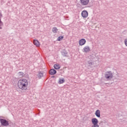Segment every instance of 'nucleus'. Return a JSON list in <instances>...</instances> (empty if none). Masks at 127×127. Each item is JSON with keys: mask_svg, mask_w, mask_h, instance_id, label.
<instances>
[{"mask_svg": "<svg viewBox=\"0 0 127 127\" xmlns=\"http://www.w3.org/2000/svg\"><path fill=\"white\" fill-rule=\"evenodd\" d=\"M28 86V81L25 79H20L18 81V87L21 90H24L27 89Z\"/></svg>", "mask_w": 127, "mask_h": 127, "instance_id": "1", "label": "nucleus"}, {"mask_svg": "<svg viewBox=\"0 0 127 127\" xmlns=\"http://www.w3.org/2000/svg\"><path fill=\"white\" fill-rule=\"evenodd\" d=\"M105 78L106 79L107 81H111L112 79L114 78V74H113V72L108 71L105 72Z\"/></svg>", "mask_w": 127, "mask_h": 127, "instance_id": "2", "label": "nucleus"}, {"mask_svg": "<svg viewBox=\"0 0 127 127\" xmlns=\"http://www.w3.org/2000/svg\"><path fill=\"white\" fill-rule=\"evenodd\" d=\"M0 122L1 124V126H3V127H7L9 126V123H8V121L5 119H0Z\"/></svg>", "mask_w": 127, "mask_h": 127, "instance_id": "3", "label": "nucleus"}, {"mask_svg": "<svg viewBox=\"0 0 127 127\" xmlns=\"http://www.w3.org/2000/svg\"><path fill=\"white\" fill-rule=\"evenodd\" d=\"M81 5H88L89 4V0H80Z\"/></svg>", "mask_w": 127, "mask_h": 127, "instance_id": "4", "label": "nucleus"}, {"mask_svg": "<svg viewBox=\"0 0 127 127\" xmlns=\"http://www.w3.org/2000/svg\"><path fill=\"white\" fill-rule=\"evenodd\" d=\"M91 51V48L88 46H86L83 48V52H85V53H88V52H90Z\"/></svg>", "mask_w": 127, "mask_h": 127, "instance_id": "5", "label": "nucleus"}, {"mask_svg": "<svg viewBox=\"0 0 127 127\" xmlns=\"http://www.w3.org/2000/svg\"><path fill=\"white\" fill-rule=\"evenodd\" d=\"M88 11L87 10H83L81 12V16L83 17V18H86V17H88Z\"/></svg>", "mask_w": 127, "mask_h": 127, "instance_id": "6", "label": "nucleus"}, {"mask_svg": "<svg viewBox=\"0 0 127 127\" xmlns=\"http://www.w3.org/2000/svg\"><path fill=\"white\" fill-rule=\"evenodd\" d=\"M86 44V40L85 39H81L79 41V45L82 46L85 45Z\"/></svg>", "mask_w": 127, "mask_h": 127, "instance_id": "7", "label": "nucleus"}, {"mask_svg": "<svg viewBox=\"0 0 127 127\" xmlns=\"http://www.w3.org/2000/svg\"><path fill=\"white\" fill-rule=\"evenodd\" d=\"M62 55L64 57H67L68 56V53L66 50H63L61 52Z\"/></svg>", "mask_w": 127, "mask_h": 127, "instance_id": "8", "label": "nucleus"}, {"mask_svg": "<svg viewBox=\"0 0 127 127\" xmlns=\"http://www.w3.org/2000/svg\"><path fill=\"white\" fill-rule=\"evenodd\" d=\"M1 17H2V14H1V12H0V29H2V26H3V23L0 19Z\"/></svg>", "mask_w": 127, "mask_h": 127, "instance_id": "9", "label": "nucleus"}, {"mask_svg": "<svg viewBox=\"0 0 127 127\" xmlns=\"http://www.w3.org/2000/svg\"><path fill=\"white\" fill-rule=\"evenodd\" d=\"M92 124L93 125H98L99 121H98V119L96 118H93L91 120Z\"/></svg>", "mask_w": 127, "mask_h": 127, "instance_id": "10", "label": "nucleus"}, {"mask_svg": "<svg viewBox=\"0 0 127 127\" xmlns=\"http://www.w3.org/2000/svg\"><path fill=\"white\" fill-rule=\"evenodd\" d=\"M33 43L37 47H39L40 46V44H39V42L37 40L34 39L33 40Z\"/></svg>", "mask_w": 127, "mask_h": 127, "instance_id": "11", "label": "nucleus"}, {"mask_svg": "<svg viewBox=\"0 0 127 127\" xmlns=\"http://www.w3.org/2000/svg\"><path fill=\"white\" fill-rule=\"evenodd\" d=\"M95 116L97 118H101V111L99 110H97L95 112Z\"/></svg>", "mask_w": 127, "mask_h": 127, "instance_id": "12", "label": "nucleus"}, {"mask_svg": "<svg viewBox=\"0 0 127 127\" xmlns=\"http://www.w3.org/2000/svg\"><path fill=\"white\" fill-rule=\"evenodd\" d=\"M49 73L50 75H55V74L57 73V71H56V70L53 68L50 69Z\"/></svg>", "mask_w": 127, "mask_h": 127, "instance_id": "13", "label": "nucleus"}, {"mask_svg": "<svg viewBox=\"0 0 127 127\" xmlns=\"http://www.w3.org/2000/svg\"><path fill=\"white\" fill-rule=\"evenodd\" d=\"M54 68L56 70H58V69H60V68H61V66L60 65H59V64H54Z\"/></svg>", "mask_w": 127, "mask_h": 127, "instance_id": "14", "label": "nucleus"}, {"mask_svg": "<svg viewBox=\"0 0 127 127\" xmlns=\"http://www.w3.org/2000/svg\"><path fill=\"white\" fill-rule=\"evenodd\" d=\"M38 77L39 79H41L42 77H43V72L40 71L38 72V74H37Z\"/></svg>", "mask_w": 127, "mask_h": 127, "instance_id": "15", "label": "nucleus"}, {"mask_svg": "<svg viewBox=\"0 0 127 127\" xmlns=\"http://www.w3.org/2000/svg\"><path fill=\"white\" fill-rule=\"evenodd\" d=\"M58 31V29H57L56 27H54L53 28L52 32H53V33H57Z\"/></svg>", "mask_w": 127, "mask_h": 127, "instance_id": "16", "label": "nucleus"}, {"mask_svg": "<svg viewBox=\"0 0 127 127\" xmlns=\"http://www.w3.org/2000/svg\"><path fill=\"white\" fill-rule=\"evenodd\" d=\"M64 82H65V79H64V78L59 79V84H63V83H64Z\"/></svg>", "mask_w": 127, "mask_h": 127, "instance_id": "17", "label": "nucleus"}, {"mask_svg": "<svg viewBox=\"0 0 127 127\" xmlns=\"http://www.w3.org/2000/svg\"><path fill=\"white\" fill-rule=\"evenodd\" d=\"M63 38H64V37L63 36H60L59 37H58V38L57 39V41H61V40H63Z\"/></svg>", "mask_w": 127, "mask_h": 127, "instance_id": "18", "label": "nucleus"}, {"mask_svg": "<svg viewBox=\"0 0 127 127\" xmlns=\"http://www.w3.org/2000/svg\"><path fill=\"white\" fill-rule=\"evenodd\" d=\"M87 63L88 64V66H92V65H93V64H94V63H93V62H92V61H88L87 62Z\"/></svg>", "mask_w": 127, "mask_h": 127, "instance_id": "19", "label": "nucleus"}, {"mask_svg": "<svg viewBox=\"0 0 127 127\" xmlns=\"http://www.w3.org/2000/svg\"><path fill=\"white\" fill-rule=\"evenodd\" d=\"M91 127H99V125L98 124H93Z\"/></svg>", "mask_w": 127, "mask_h": 127, "instance_id": "20", "label": "nucleus"}, {"mask_svg": "<svg viewBox=\"0 0 127 127\" xmlns=\"http://www.w3.org/2000/svg\"><path fill=\"white\" fill-rule=\"evenodd\" d=\"M124 43H125V45H126V46L127 47V38L125 40Z\"/></svg>", "mask_w": 127, "mask_h": 127, "instance_id": "21", "label": "nucleus"}, {"mask_svg": "<svg viewBox=\"0 0 127 127\" xmlns=\"http://www.w3.org/2000/svg\"><path fill=\"white\" fill-rule=\"evenodd\" d=\"M19 73L20 74V75H23V72H19Z\"/></svg>", "mask_w": 127, "mask_h": 127, "instance_id": "22", "label": "nucleus"}, {"mask_svg": "<svg viewBox=\"0 0 127 127\" xmlns=\"http://www.w3.org/2000/svg\"><path fill=\"white\" fill-rule=\"evenodd\" d=\"M52 78H55V76H54V75L52 76Z\"/></svg>", "mask_w": 127, "mask_h": 127, "instance_id": "23", "label": "nucleus"}]
</instances>
